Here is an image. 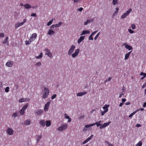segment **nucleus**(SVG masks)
Returning <instances> with one entry per match:
<instances>
[{
  "mask_svg": "<svg viewBox=\"0 0 146 146\" xmlns=\"http://www.w3.org/2000/svg\"><path fill=\"white\" fill-rule=\"evenodd\" d=\"M28 106V104H27L25 105L23 107H22V109L23 110H24L25 111L26 109L27 108Z\"/></svg>",
  "mask_w": 146,
  "mask_h": 146,
  "instance_id": "obj_29",
  "label": "nucleus"
},
{
  "mask_svg": "<svg viewBox=\"0 0 146 146\" xmlns=\"http://www.w3.org/2000/svg\"><path fill=\"white\" fill-rule=\"evenodd\" d=\"M88 141H89V140H88V139H86L83 141V144H85L87 143Z\"/></svg>",
  "mask_w": 146,
  "mask_h": 146,
  "instance_id": "obj_50",
  "label": "nucleus"
},
{
  "mask_svg": "<svg viewBox=\"0 0 146 146\" xmlns=\"http://www.w3.org/2000/svg\"><path fill=\"white\" fill-rule=\"evenodd\" d=\"M64 116L65 117V118L66 119H68V118H69V116H68L67 114H64Z\"/></svg>",
  "mask_w": 146,
  "mask_h": 146,
  "instance_id": "obj_52",
  "label": "nucleus"
},
{
  "mask_svg": "<svg viewBox=\"0 0 146 146\" xmlns=\"http://www.w3.org/2000/svg\"><path fill=\"white\" fill-rule=\"evenodd\" d=\"M143 107L144 108L146 107V102H144L143 105Z\"/></svg>",
  "mask_w": 146,
  "mask_h": 146,
  "instance_id": "obj_64",
  "label": "nucleus"
},
{
  "mask_svg": "<svg viewBox=\"0 0 146 146\" xmlns=\"http://www.w3.org/2000/svg\"><path fill=\"white\" fill-rule=\"evenodd\" d=\"M106 142L108 144V146H113V145L108 141H106Z\"/></svg>",
  "mask_w": 146,
  "mask_h": 146,
  "instance_id": "obj_41",
  "label": "nucleus"
},
{
  "mask_svg": "<svg viewBox=\"0 0 146 146\" xmlns=\"http://www.w3.org/2000/svg\"><path fill=\"white\" fill-rule=\"evenodd\" d=\"M92 36H93V35H92L91 34L89 36V39L90 40H93V38L92 37Z\"/></svg>",
  "mask_w": 146,
  "mask_h": 146,
  "instance_id": "obj_47",
  "label": "nucleus"
},
{
  "mask_svg": "<svg viewBox=\"0 0 146 146\" xmlns=\"http://www.w3.org/2000/svg\"><path fill=\"white\" fill-rule=\"evenodd\" d=\"M42 52H41L40 54V55L38 56H36V58L37 59L40 58L42 57Z\"/></svg>",
  "mask_w": 146,
  "mask_h": 146,
  "instance_id": "obj_32",
  "label": "nucleus"
},
{
  "mask_svg": "<svg viewBox=\"0 0 146 146\" xmlns=\"http://www.w3.org/2000/svg\"><path fill=\"white\" fill-rule=\"evenodd\" d=\"M100 32H99L98 33L95 37L94 38V40H95L97 39L98 37H99L100 34Z\"/></svg>",
  "mask_w": 146,
  "mask_h": 146,
  "instance_id": "obj_38",
  "label": "nucleus"
},
{
  "mask_svg": "<svg viewBox=\"0 0 146 146\" xmlns=\"http://www.w3.org/2000/svg\"><path fill=\"white\" fill-rule=\"evenodd\" d=\"M87 93V92L84 91L82 92L78 93L77 94V96H81L83 95L86 94Z\"/></svg>",
  "mask_w": 146,
  "mask_h": 146,
  "instance_id": "obj_15",
  "label": "nucleus"
},
{
  "mask_svg": "<svg viewBox=\"0 0 146 146\" xmlns=\"http://www.w3.org/2000/svg\"><path fill=\"white\" fill-rule=\"evenodd\" d=\"M117 13L115 11L114 13H113V17H114L115 15H116L117 14Z\"/></svg>",
  "mask_w": 146,
  "mask_h": 146,
  "instance_id": "obj_63",
  "label": "nucleus"
},
{
  "mask_svg": "<svg viewBox=\"0 0 146 146\" xmlns=\"http://www.w3.org/2000/svg\"><path fill=\"white\" fill-rule=\"evenodd\" d=\"M94 19H91L90 20L88 19L84 23V25H87L88 24L90 23L91 22H93L94 21Z\"/></svg>",
  "mask_w": 146,
  "mask_h": 146,
  "instance_id": "obj_19",
  "label": "nucleus"
},
{
  "mask_svg": "<svg viewBox=\"0 0 146 146\" xmlns=\"http://www.w3.org/2000/svg\"><path fill=\"white\" fill-rule=\"evenodd\" d=\"M111 77H109L108 78V80H106L105 82H108V81H109L111 79Z\"/></svg>",
  "mask_w": 146,
  "mask_h": 146,
  "instance_id": "obj_61",
  "label": "nucleus"
},
{
  "mask_svg": "<svg viewBox=\"0 0 146 146\" xmlns=\"http://www.w3.org/2000/svg\"><path fill=\"white\" fill-rule=\"evenodd\" d=\"M107 112V110H104V111H102L101 113V115H103L106 112Z\"/></svg>",
  "mask_w": 146,
  "mask_h": 146,
  "instance_id": "obj_44",
  "label": "nucleus"
},
{
  "mask_svg": "<svg viewBox=\"0 0 146 146\" xmlns=\"http://www.w3.org/2000/svg\"><path fill=\"white\" fill-rule=\"evenodd\" d=\"M30 99L29 98H20L19 100V102H28L30 101Z\"/></svg>",
  "mask_w": 146,
  "mask_h": 146,
  "instance_id": "obj_10",
  "label": "nucleus"
},
{
  "mask_svg": "<svg viewBox=\"0 0 146 146\" xmlns=\"http://www.w3.org/2000/svg\"><path fill=\"white\" fill-rule=\"evenodd\" d=\"M7 133L9 135H12L14 133L13 130L11 128H8L6 131Z\"/></svg>",
  "mask_w": 146,
  "mask_h": 146,
  "instance_id": "obj_8",
  "label": "nucleus"
},
{
  "mask_svg": "<svg viewBox=\"0 0 146 146\" xmlns=\"http://www.w3.org/2000/svg\"><path fill=\"white\" fill-rule=\"evenodd\" d=\"M93 124H95V125L96 124L97 127H99L100 125H101V124L100 123H99L97 122H96L95 123H93Z\"/></svg>",
  "mask_w": 146,
  "mask_h": 146,
  "instance_id": "obj_46",
  "label": "nucleus"
},
{
  "mask_svg": "<svg viewBox=\"0 0 146 146\" xmlns=\"http://www.w3.org/2000/svg\"><path fill=\"white\" fill-rule=\"evenodd\" d=\"M43 111V110H38L35 113V114L36 115H40Z\"/></svg>",
  "mask_w": 146,
  "mask_h": 146,
  "instance_id": "obj_17",
  "label": "nucleus"
},
{
  "mask_svg": "<svg viewBox=\"0 0 146 146\" xmlns=\"http://www.w3.org/2000/svg\"><path fill=\"white\" fill-rule=\"evenodd\" d=\"M24 6L26 9H29L31 7V5L28 3L25 4Z\"/></svg>",
  "mask_w": 146,
  "mask_h": 146,
  "instance_id": "obj_18",
  "label": "nucleus"
},
{
  "mask_svg": "<svg viewBox=\"0 0 146 146\" xmlns=\"http://www.w3.org/2000/svg\"><path fill=\"white\" fill-rule=\"evenodd\" d=\"M84 36H82L80 37L78 40V44L80 43L83 40H84Z\"/></svg>",
  "mask_w": 146,
  "mask_h": 146,
  "instance_id": "obj_16",
  "label": "nucleus"
},
{
  "mask_svg": "<svg viewBox=\"0 0 146 146\" xmlns=\"http://www.w3.org/2000/svg\"><path fill=\"white\" fill-rule=\"evenodd\" d=\"M53 21V19H52L51 20H50L47 23V25L48 26L52 24Z\"/></svg>",
  "mask_w": 146,
  "mask_h": 146,
  "instance_id": "obj_34",
  "label": "nucleus"
},
{
  "mask_svg": "<svg viewBox=\"0 0 146 146\" xmlns=\"http://www.w3.org/2000/svg\"><path fill=\"white\" fill-rule=\"evenodd\" d=\"M94 125H95V124L92 123L86 125H85V127L86 128H88L91 126H93Z\"/></svg>",
  "mask_w": 146,
  "mask_h": 146,
  "instance_id": "obj_24",
  "label": "nucleus"
},
{
  "mask_svg": "<svg viewBox=\"0 0 146 146\" xmlns=\"http://www.w3.org/2000/svg\"><path fill=\"white\" fill-rule=\"evenodd\" d=\"M3 43L4 44H6L7 43V45H9V43L8 42V40L7 41V40H5V41H3Z\"/></svg>",
  "mask_w": 146,
  "mask_h": 146,
  "instance_id": "obj_48",
  "label": "nucleus"
},
{
  "mask_svg": "<svg viewBox=\"0 0 146 146\" xmlns=\"http://www.w3.org/2000/svg\"><path fill=\"white\" fill-rule=\"evenodd\" d=\"M25 42H26L25 44L27 45H28V44H30L31 43V42L29 40V41L26 40V41H25Z\"/></svg>",
  "mask_w": 146,
  "mask_h": 146,
  "instance_id": "obj_43",
  "label": "nucleus"
},
{
  "mask_svg": "<svg viewBox=\"0 0 146 146\" xmlns=\"http://www.w3.org/2000/svg\"><path fill=\"white\" fill-rule=\"evenodd\" d=\"M54 33L55 32L51 29H49L47 32V34L50 36H51L52 34H54Z\"/></svg>",
  "mask_w": 146,
  "mask_h": 146,
  "instance_id": "obj_13",
  "label": "nucleus"
},
{
  "mask_svg": "<svg viewBox=\"0 0 146 146\" xmlns=\"http://www.w3.org/2000/svg\"><path fill=\"white\" fill-rule=\"evenodd\" d=\"M36 65L40 66L41 65V63L40 62H38L36 64Z\"/></svg>",
  "mask_w": 146,
  "mask_h": 146,
  "instance_id": "obj_59",
  "label": "nucleus"
},
{
  "mask_svg": "<svg viewBox=\"0 0 146 146\" xmlns=\"http://www.w3.org/2000/svg\"><path fill=\"white\" fill-rule=\"evenodd\" d=\"M45 51L46 52L45 54L49 56L50 58L52 57V54L50 52V50L48 48H46L45 50Z\"/></svg>",
  "mask_w": 146,
  "mask_h": 146,
  "instance_id": "obj_5",
  "label": "nucleus"
},
{
  "mask_svg": "<svg viewBox=\"0 0 146 146\" xmlns=\"http://www.w3.org/2000/svg\"><path fill=\"white\" fill-rule=\"evenodd\" d=\"M40 123L41 125L43 126H44L45 125V123L44 121L42 120L40 121Z\"/></svg>",
  "mask_w": 146,
  "mask_h": 146,
  "instance_id": "obj_26",
  "label": "nucleus"
},
{
  "mask_svg": "<svg viewBox=\"0 0 146 146\" xmlns=\"http://www.w3.org/2000/svg\"><path fill=\"white\" fill-rule=\"evenodd\" d=\"M37 34L36 33H34L32 35V37H33L34 40L37 37Z\"/></svg>",
  "mask_w": 146,
  "mask_h": 146,
  "instance_id": "obj_31",
  "label": "nucleus"
},
{
  "mask_svg": "<svg viewBox=\"0 0 146 146\" xmlns=\"http://www.w3.org/2000/svg\"><path fill=\"white\" fill-rule=\"evenodd\" d=\"M128 31L131 34H133L134 33V31H133L130 29H128Z\"/></svg>",
  "mask_w": 146,
  "mask_h": 146,
  "instance_id": "obj_45",
  "label": "nucleus"
},
{
  "mask_svg": "<svg viewBox=\"0 0 146 146\" xmlns=\"http://www.w3.org/2000/svg\"><path fill=\"white\" fill-rule=\"evenodd\" d=\"M111 123V121H108V123H105L103 124V126H104V127L108 125Z\"/></svg>",
  "mask_w": 146,
  "mask_h": 146,
  "instance_id": "obj_21",
  "label": "nucleus"
},
{
  "mask_svg": "<svg viewBox=\"0 0 146 146\" xmlns=\"http://www.w3.org/2000/svg\"><path fill=\"white\" fill-rule=\"evenodd\" d=\"M90 31H83L81 33L80 35H85L89 33Z\"/></svg>",
  "mask_w": 146,
  "mask_h": 146,
  "instance_id": "obj_20",
  "label": "nucleus"
},
{
  "mask_svg": "<svg viewBox=\"0 0 146 146\" xmlns=\"http://www.w3.org/2000/svg\"><path fill=\"white\" fill-rule=\"evenodd\" d=\"M29 40L31 42H32V41H33V40H34L33 37H32V36H31L30 37Z\"/></svg>",
  "mask_w": 146,
  "mask_h": 146,
  "instance_id": "obj_51",
  "label": "nucleus"
},
{
  "mask_svg": "<svg viewBox=\"0 0 146 146\" xmlns=\"http://www.w3.org/2000/svg\"><path fill=\"white\" fill-rule=\"evenodd\" d=\"M136 26L134 24H132L131 25V28L132 29H134L135 28Z\"/></svg>",
  "mask_w": 146,
  "mask_h": 146,
  "instance_id": "obj_40",
  "label": "nucleus"
},
{
  "mask_svg": "<svg viewBox=\"0 0 146 146\" xmlns=\"http://www.w3.org/2000/svg\"><path fill=\"white\" fill-rule=\"evenodd\" d=\"M42 135H38L37 137V142H38V141H39L40 139L42 137Z\"/></svg>",
  "mask_w": 146,
  "mask_h": 146,
  "instance_id": "obj_33",
  "label": "nucleus"
},
{
  "mask_svg": "<svg viewBox=\"0 0 146 146\" xmlns=\"http://www.w3.org/2000/svg\"><path fill=\"white\" fill-rule=\"evenodd\" d=\"M140 75L141 76H143V77H145L146 76V73L142 72L140 74Z\"/></svg>",
  "mask_w": 146,
  "mask_h": 146,
  "instance_id": "obj_39",
  "label": "nucleus"
},
{
  "mask_svg": "<svg viewBox=\"0 0 146 146\" xmlns=\"http://www.w3.org/2000/svg\"><path fill=\"white\" fill-rule=\"evenodd\" d=\"M126 100V99L125 98H123L122 99V101L123 102L122 103H123L125 102Z\"/></svg>",
  "mask_w": 146,
  "mask_h": 146,
  "instance_id": "obj_58",
  "label": "nucleus"
},
{
  "mask_svg": "<svg viewBox=\"0 0 146 146\" xmlns=\"http://www.w3.org/2000/svg\"><path fill=\"white\" fill-rule=\"evenodd\" d=\"M9 87L8 86L6 87L5 89V91L6 92H9Z\"/></svg>",
  "mask_w": 146,
  "mask_h": 146,
  "instance_id": "obj_37",
  "label": "nucleus"
},
{
  "mask_svg": "<svg viewBox=\"0 0 146 146\" xmlns=\"http://www.w3.org/2000/svg\"><path fill=\"white\" fill-rule=\"evenodd\" d=\"M17 112L13 113V114L12 115V116L14 117H16L17 116Z\"/></svg>",
  "mask_w": 146,
  "mask_h": 146,
  "instance_id": "obj_42",
  "label": "nucleus"
},
{
  "mask_svg": "<svg viewBox=\"0 0 146 146\" xmlns=\"http://www.w3.org/2000/svg\"><path fill=\"white\" fill-rule=\"evenodd\" d=\"M25 110L22 109H21L19 111L21 115H23L25 113Z\"/></svg>",
  "mask_w": 146,
  "mask_h": 146,
  "instance_id": "obj_28",
  "label": "nucleus"
},
{
  "mask_svg": "<svg viewBox=\"0 0 146 146\" xmlns=\"http://www.w3.org/2000/svg\"><path fill=\"white\" fill-rule=\"evenodd\" d=\"M27 21V19H25L23 20V21L22 22L20 23H18L16 24L15 25V29L23 25L25 23H26Z\"/></svg>",
  "mask_w": 146,
  "mask_h": 146,
  "instance_id": "obj_3",
  "label": "nucleus"
},
{
  "mask_svg": "<svg viewBox=\"0 0 146 146\" xmlns=\"http://www.w3.org/2000/svg\"><path fill=\"white\" fill-rule=\"evenodd\" d=\"M56 94H53L51 97V99H54L56 97Z\"/></svg>",
  "mask_w": 146,
  "mask_h": 146,
  "instance_id": "obj_49",
  "label": "nucleus"
},
{
  "mask_svg": "<svg viewBox=\"0 0 146 146\" xmlns=\"http://www.w3.org/2000/svg\"><path fill=\"white\" fill-rule=\"evenodd\" d=\"M31 16L36 17V13H33L31 14Z\"/></svg>",
  "mask_w": 146,
  "mask_h": 146,
  "instance_id": "obj_54",
  "label": "nucleus"
},
{
  "mask_svg": "<svg viewBox=\"0 0 146 146\" xmlns=\"http://www.w3.org/2000/svg\"><path fill=\"white\" fill-rule=\"evenodd\" d=\"M31 121L30 120H27L25 121V124L26 125H29L30 124Z\"/></svg>",
  "mask_w": 146,
  "mask_h": 146,
  "instance_id": "obj_22",
  "label": "nucleus"
},
{
  "mask_svg": "<svg viewBox=\"0 0 146 146\" xmlns=\"http://www.w3.org/2000/svg\"><path fill=\"white\" fill-rule=\"evenodd\" d=\"M83 10V8L82 7H81V8L78 9V10L80 12L82 11Z\"/></svg>",
  "mask_w": 146,
  "mask_h": 146,
  "instance_id": "obj_57",
  "label": "nucleus"
},
{
  "mask_svg": "<svg viewBox=\"0 0 146 146\" xmlns=\"http://www.w3.org/2000/svg\"><path fill=\"white\" fill-rule=\"evenodd\" d=\"M136 111H135L132 113H131L129 116V117H132L134 114L136 113Z\"/></svg>",
  "mask_w": 146,
  "mask_h": 146,
  "instance_id": "obj_36",
  "label": "nucleus"
},
{
  "mask_svg": "<svg viewBox=\"0 0 146 146\" xmlns=\"http://www.w3.org/2000/svg\"><path fill=\"white\" fill-rule=\"evenodd\" d=\"M142 145V142L141 141H139L136 145V146H141Z\"/></svg>",
  "mask_w": 146,
  "mask_h": 146,
  "instance_id": "obj_35",
  "label": "nucleus"
},
{
  "mask_svg": "<svg viewBox=\"0 0 146 146\" xmlns=\"http://www.w3.org/2000/svg\"><path fill=\"white\" fill-rule=\"evenodd\" d=\"M123 45L125 46V48L127 49H128L129 50H132L133 49L132 46L127 44L126 43H124Z\"/></svg>",
  "mask_w": 146,
  "mask_h": 146,
  "instance_id": "obj_7",
  "label": "nucleus"
},
{
  "mask_svg": "<svg viewBox=\"0 0 146 146\" xmlns=\"http://www.w3.org/2000/svg\"><path fill=\"white\" fill-rule=\"evenodd\" d=\"M79 51L80 49H77L76 50L74 53L72 54V57L73 58H74L77 56L79 54Z\"/></svg>",
  "mask_w": 146,
  "mask_h": 146,
  "instance_id": "obj_9",
  "label": "nucleus"
},
{
  "mask_svg": "<svg viewBox=\"0 0 146 146\" xmlns=\"http://www.w3.org/2000/svg\"><path fill=\"white\" fill-rule=\"evenodd\" d=\"M13 62L12 61H10V62H8L6 64V65L7 66L9 67H11L13 65Z\"/></svg>",
  "mask_w": 146,
  "mask_h": 146,
  "instance_id": "obj_12",
  "label": "nucleus"
},
{
  "mask_svg": "<svg viewBox=\"0 0 146 146\" xmlns=\"http://www.w3.org/2000/svg\"><path fill=\"white\" fill-rule=\"evenodd\" d=\"M132 9L131 8L129 9L127 11V12L124 13L121 17L122 19H124L128 15L129 13L131 12Z\"/></svg>",
  "mask_w": 146,
  "mask_h": 146,
  "instance_id": "obj_4",
  "label": "nucleus"
},
{
  "mask_svg": "<svg viewBox=\"0 0 146 146\" xmlns=\"http://www.w3.org/2000/svg\"><path fill=\"white\" fill-rule=\"evenodd\" d=\"M62 22H60L58 24H57L55 25V27H58L60 26L62 24Z\"/></svg>",
  "mask_w": 146,
  "mask_h": 146,
  "instance_id": "obj_23",
  "label": "nucleus"
},
{
  "mask_svg": "<svg viewBox=\"0 0 146 146\" xmlns=\"http://www.w3.org/2000/svg\"><path fill=\"white\" fill-rule=\"evenodd\" d=\"M68 127V125L66 123H64L61 125V126L58 127V130L60 131H62L66 130Z\"/></svg>",
  "mask_w": 146,
  "mask_h": 146,
  "instance_id": "obj_1",
  "label": "nucleus"
},
{
  "mask_svg": "<svg viewBox=\"0 0 146 146\" xmlns=\"http://www.w3.org/2000/svg\"><path fill=\"white\" fill-rule=\"evenodd\" d=\"M75 48V46L74 45H72V46L68 52V54L69 55H70L73 53Z\"/></svg>",
  "mask_w": 146,
  "mask_h": 146,
  "instance_id": "obj_6",
  "label": "nucleus"
},
{
  "mask_svg": "<svg viewBox=\"0 0 146 146\" xmlns=\"http://www.w3.org/2000/svg\"><path fill=\"white\" fill-rule=\"evenodd\" d=\"M51 125V122L50 121H46V125L47 127H49Z\"/></svg>",
  "mask_w": 146,
  "mask_h": 146,
  "instance_id": "obj_25",
  "label": "nucleus"
},
{
  "mask_svg": "<svg viewBox=\"0 0 146 146\" xmlns=\"http://www.w3.org/2000/svg\"><path fill=\"white\" fill-rule=\"evenodd\" d=\"M50 104V102L49 101L45 104V108L44 109V110L45 111H47L48 110V107Z\"/></svg>",
  "mask_w": 146,
  "mask_h": 146,
  "instance_id": "obj_11",
  "label": "nucleus"
},
{
  "mask_svg": "<svg viewBox=\"0 0 146 146\" xmlns=\"http://www.w3.org/2000/svg\"><path fill=\"white\" fill-rule=\"evenodd\" d=\"M98 31H95L94 32H93L91 34L92 35H94L95 34V33H96Z\"/></svg>",
  "mask_w": 146,
  "mask_h": 146,
  "instance_id": "obj_60",
  "label": "nucleus"
},
{
  "mask_svg": "<svg viewBox=\"0 0 146 146\" xmlns=\"http://www.w3.org/2000/svg\"><path fill=\"white\" fill-rule=\"evenodd\" d=\"M132 52V50H131V51L129 52H128L127 53L125 54V57L124 58V59L125 60H126L129 58L130 54V53H131Z\"/></svg>",
  "mask_w": 146,
  "mask_h": 146,
  "instance_id": "obj_14",
  "label": "nucleus"
},
{
  "mask_svg": "<svg viewBox=\"0 0 146 146\" xmlns=\"http://www.w3.org/2000/svg\"><path fill=\"white\" fill-rule=\"evenodd\" d=\"M109 106V105H105L103 107V108L104 110H107L108 111V108Z\"/></svg>",
  "mask_w": 146,
  "mask_h": 146,
  "instance_id": "obj_27",
  "label": "nucleus"
},
{
  "mask_svg": "<svg viewBox=\"0 0 146 146\" xmlns=\"http://www.w3.org/2000/svg\"><path fill=\"white\" fill-rule=\"evenodd\" d=\"M93 135H91L90 137H89L88 138H87L88 140H89V141L91 140L92 138L93 137Z\"/></svg>",
  "mask_w": 146,
  "mask_h": 146,
  "instance_id": "obj_53",
  "label": "nucleus"
},
{
  "mask_svg": "<svg viewBox=\"0 0 146 146\" xmlns=\"http://www.w3.org/2000/svg\"><path fill=\"white\" fill-rule=\"evenodd\" d=\"M4 33H0V37H4Z\"/></svg>",
  "mask_w": 146,
  "mask_h": 146,
  "instance_id": "obj_55",
  "label": "nucleus"
},
{
  "mask_svg": "<svg viewBox=\"0 0 146 146\" xmlns=\"http://www.w3.org/2000/svg\"><path fill=\"white\" fill-rule=\"evenodd\" d=\"M44 91L43 93L42 98L44 99H45L47 97L49 92V89L46 88H44Z\"/></svg>",
  "mask_w": 146,
  "mask_h": 146,
  "instance_id": "obj_2",
  "label": "nucleus"
},
{
  "mask_svg": "<svg viewBox=\"0 0 146 146\" xmlns=\"http://www.w3.org/2000/svg\"><path fill=\"white\" fill-rule=\"evenodd\" d=\"M130 104V103L129 102H126L125 104L126 105H129Z\"/></svg>",
  "mask_w": 146,
  "mask_h": 146,
  "instance_id": "obj_62",
  "label": "nucleus"
},
{
  "mask_svg": "<svg viewBox=\"0 0 146 146\" xmlns=\"http://www.w3.org/2000/svg\"><path fill=\"white\" fill-rule=\"evenodd\" d=\"M118 1L117 0H113L112 1V3L113 5H115L116 4H117Z\"/></svg>",
  "mask_w": 146,
  "mask_h": 146,
  "instance_id": "obj_30",
  "label": "nucleus"
},
{
  "mask_svg": "<svg viewBox=\"0 0 146 146\" xmlns=\"http://www.w3.org/2000/svg\"><path fill=\"white\" fill-rule=\"evenodd\" d=\"M100 129H102L104 128H105L104 127V126H103V124H101V125H100Z\"/></svg>",
  "mask_w": 146,
  "mask_h": 146,
  "instance_id": "obj_56",
  "label": "nucleus"
}]
</instances>
